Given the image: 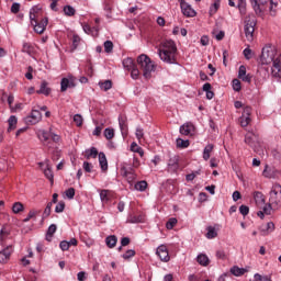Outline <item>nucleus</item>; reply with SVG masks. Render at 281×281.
I'll list each match as a JSON object with an SVG mask.
<instances>
[{
  "mask_svg": "<svg viewBox=\"0 0 281 281\" xmlns=\"http://www.w3.org/2000/svg\"><path fill=\"white\" fill-rule=\"evenodd\" d=\"M261 65H271V74L273 78H281V55L272 46H265L260 56Z\"/></svg>",
  "mask_w": 281,
  "mask_h": 281,
  "instance_id": "obj_1",
  "label": "nucleus"
},
{
  "mask_svg": "<svg viewBox=\"0 0 281 281\" xmlns=\"http://www.w3.org/2000/svg\"><path fill=\"white\" fill-rule=\"evenodd\" d=\"M158 56L162 63L177 65V45L175 44V41H166L162 44V48L158 49Z\"/></svg>",
  "mask_w": 281,
  "mask_h": 281,
  "instance_id": "obj_2",
  "label": "nucleus"
},
{
  "mask_svg": "<svg viewBox=\"0 0 281 281\" xmlns=\"http://www.w3.org/2000/svg\"><path fill=\"white\" fill-rule=\"evenodd\" d=\"M137 65L143 72V78H145V80H150L153 74L157 70V64L150 60V57L146 54H142L137 57Z\"/></svg>",
  "mask_w": 281,
  "mask_h": 281,
  "instance_id": "obj_3",
  "label": "nucleus"
},
{
  "mask_svg": "<svg viewBox=\"0 0 281 281\" xmlns=\"http://www.w3.org/2000/svg\"><path fill=\"white\" fill-rule=\"evenodd\" d=\"M269 202L274 210H280L281 207V184L274 183L269 193Z\"/></svg>",
  "mask_w": 281,
  "mask_h": 281,
  "instance_id": "obj_4",
  "label": "nucleus"
},
{
  "mask_svg": "<svg viewBox=\"0 0 281 281\" xmlns=\"http://www.w3.org/2000/svg\"><path fill=\"white\" fill-rule=\"evenodd\" d=\"M256 15H248L245 20L244 32L247 41L251 43L254 41V32H256Z\"/></svg>",
  "mask_w": 281,
  "mask_h": 281,
  "instance_id": "obj_5",
  "label": "nucleus"
},
{
  "mask_svg": "<svg viewBox=\"0 0 281 281\" xmlns=\"http://www.w3.org/2000/svg\"><path fill=\"white\" fill-rule=\"evenodd\" d=\"M122 64H123V68L126 71H131V78L133 80L139 79V68H137V65L135 64V60H133V58L127 57L123 59Z\"/></svg>",
  "mask_w": 281,
  "mask_h": 281,
  "instance_id": "obj_6",
  "label": "nucleus"
},
{
  "mask_svg": "<svg viewBox=\"0 0 281 281\" xmlns=\"http://www.w3.org/2000/svg\"><path fill=\"white\" fill-rule=\"evenodd\" d=\"M76 87V79L74 76H68L61 79L60 81V91L65 93L67 89H74Z\"/></svg>",
  "mask_w": 281,
  "mask_h": 281,
  "instance_id": "obj_7",
  "label": "nucleus"
},
{
  "mask_svg": "<svg viewBox=\"0 0 281 281\" xmlns=\"http://www.w3.org/2000/svg\"><path fill=\"white\" fill-rule=\"evenodd\" d=\"M262 175L266 179H277L280 177V171L271 165H266Z\"/></svg>",
  "mask_w": 281,
  "mask_h": 281,
  "instance_id": "obj_8",
  "label": "nucleus"
},
{
  "mask_svg": "<svg viewBox=\"0 0 281 281\" xmlns=\"http://www.w3.org/2000/svg\"><path fill=\"white\" fill-rule=\"evenodd\" d=\"M156 255L161 262H170V254L168 252V247H166V245L158 246L156 249Z\"/></svg>",
  "mask_w": 281,
  "mask_h": 281,
  "instance_id": "obj_9",
  "label": "nucleus"
},
{
  "mask_svg": "<svg viewBox=\"0 0 281 281\" xmlns=\"http://www.w3.org/2000/svg\"><path fill=\"white\" fill-rule=\"evenodd\" d=\"M250 115H251V106L244 108L243 114L240 116V124L244 128L249 126L251 122Z\"/></svg>",
  "mask_w": 281,
  "mask_h": 281,
  "instance_id": "obj_10",
  "label": "nucleus"
},
{
  "mask_svg": "<svg viewBox=\"0 0 281 281\" xmlns=\"http://www.w3.org/2000/svg\"><path fill=\"white\" fill-rule=\"evenodd\" d=\"M43 120V114L38 110H32L31 115L26 117L29 124H38Z\"/></svg>",
  "mask_w": 281,
  "mask_h": 281,
  "instance_id": "obj_11",
  "label": "nucleus"
},
{
  "mask_svg": "<svg viewBox=\"0 0 281 281\" xmlns=\"http://www.w3.org/2000/svg\"><path fill=\"white\" fill-rule=\"evenodd\" d=\"M13 251L14 248H12V246H7L4 249L0 250V265H5V262L10 260V256H12Z\"/></svg>",
  "mask_w": 281,
  "mask_h": 281,
  "instance_id": "obj_12",
  "label": "nucleus"
},
{
  "mask_svg": "<svg viewBox=\"0 0 281 281\" xmlns=\"http://www.w3.org/2000/svg\"><path fill=\"white\" fill-rule=\"evenodd\" d=\"M180 9H181L182 14L187 18L196 16V11L188 2L186 4H182V7H180Z\"/></svg>",
  "mask_w": 281,
  "mask_h": 281,
  "instance_id": "obj_13",
  "label": "nucleus"
},
{
  "mask_svg": "<svg viewBox=\"0 0 281 281\" xmlns=\"http://www.w3.org/2000/svg\"><path fill=\"white\" fill-rule=\"evenodd\" d=\"M119 126L121 131V135L126 137L128 135V124L126 123V116L120 115L119 116Z\"/></svg>",
  "mask_w": 281,
  "mask_h": 281,
  "instance_id": "obj_14",
  "label": "nucleus"
},
{
  "mask_svg": "<svg viewBox=\"0 0 281 281\" xmlns=\"http://www.w3.org/2000/svg\"><path fill=\"white\" fill-rule=\"evenodd\" d=\"M47 23H49L47 18L42 19L41 22H35L34 32H36V34H43L47 27Z\"/></svg>",
  "mask_w": 281,
  "mask_h": 281,
  "instance_id": "obj_15",
  "label": "nucleus"
},
{
  "mask_svg": "<svg viewBox=\"0 0 281 281\" xmlns=\"http://www.w3.org/2000/svg\"><path fill=\"white\" fill-rule=\"evenodd\" d=\"M271 3V0H250V3L256 12V14H261L262 9L260 5H267V3Z\"/></svg>",
  "mask_w": 281,
  "mask_h": 281,
  "instance_id": "obj_16",
  "label": "nucleus"
},
{
  "mask_svg": "<svg viewBox=\"0 0 281 281\" xmlns=\"http://www.w3.org/2000/svg\"><path fill=\"white\" fill-rule=\"evenodd\" d=\"M257 143H258V136H256L254 132H248L245 136V144L250 146V148H256Z\"/></svg>",
  "mask_w": 281,
  "mask_h": 281,
  "instance_id": "obj_17",
  "label": "nucleus"
},
{
  "mask_svg": "<svg viewBox=\"0 0 281 281\" xmlns=\"http://www.w3.org/2000/svg\"><path fill=\"white\" fill-rule=\"evenodd\" d=\"M276 231V224L273 222H268L266 225L259 228L261 236H269L272 232Z\"/></svg>",
  "mask_w": 281,
  "mask_h": 281,
  "instance_id": "obj_18",
  "label": "nucleus"
},
{
  "mask_svg": "<svg viewBox=\"0 0 281 281\" xmlns=\"http://www.w3.org/2000/svg\"><path fill=\"white\" fill-rule=\"evenodd\" d=\"M238 78L243 82H251V75H247V68L244 65L239 66Z\"/></svg>",
  "mask_w": 281,
  "mask_h": 281,
  "instance_id": "obj_19",
  "label": "nucleus"
},
{
  "mask_svg": "<svg viewBox=\"0 0 281 281\" xmlns=\"http://www.w3.org/2000/svg\"><path fill=\"white\" fill-rule=\"evenodd\" d=\"M180 134L181 135H193L194 134V125L192 123H184L180 126Z\"/></svg>",
  "mask_w": 281,
  "mask_h": 281,
  "instance_id": "obj_20",
  "label": "nucleus"
},
{
  "mask_svg": "<svg viewBox=\"0 0 281 281\" xmlns=\"http://www.w3.org/2000/svg\"><path fill=\"white\" fill-rule=\"evenodd\" d=\"M99 166L102 172H106L109 170V161L106 160V155L103 151L99 153Z\"/></svg>",
  "mask_w": 281,
  "mask_h": 281,
  "instance_id": "obj_21",
  "label": "nucleus"
},
{
  "mask_svg": "<svg viewBox=\"0 0 281 281\" xmlns=\"http://www.w3.org/2000/svg\"><path fill=\"white\" fill-rule=\"evenodd\" d=\"M37 137L40 140L43 142V144H47V142H49V138L52 137V131L48 132L45 130H38Z\"/></svg>",
  "mask_w": 281,
  "mask_h": 281,
  "instance_id": "obj_22",
  "label": "nucleus"
},
{
  "mask_svg": "<svg viewBox=\"0 0 281 281\" xmlns=\"http://www.w3.org/2000/svg\"><path fill=\"white\" fill-rule=\"evenodd\" d=\"M249 272V267L239 268L238 266H234L231 268V273L236 278H240V276H245V273Z\"/></svg>",
  "mask_w": 281,
  "mask_h": 281,
  "instance_id": "obj_23",
  "label": "nucleus"
},
{
  "mask_svg": "<svg viewBox=\"0 0 281 281\" xmlns=\"http://www.w3.org/2000/svg\"><path fill=\"white\" fill-rule=\"evenodd\" d=\"M168 170L170 172H177V170H179V158H177V156L169 159Z\"/></svg>",
  "mask_w": 281,
  "mask_h": 281,
  "instance_id": "obj_24",
  "label": "nucleus"
},
{
  "mask_svg": "<svg viewBox=\"0 0 281 281\" xmlns=\"http://www.w3.org/2000/svg\"><path fill=\"white\" fill-rule=\"evenodd\" d=\"M254 200H255L256 205H258L259 207L265 205V194H262V192L255 191Z\"/></svg>",
  "mask_w": 281,
  "mask_h": 281,
  "instance_id": "obj_25",
  "label": "nucleus"
},
{
  "mask_svg": "<svg viewBox=\"0 0 281 281\" xmlns=\"http://www.w3.org/2000/svg\"><path fill=\"white\" fill-rule=\"evenodd\" d=\"M145 217L143 214L140 215H128L126 223H131V224H137V223H144Z\"/></svg>",
  "mask_w": 281,
  "mask_h": 281,
  "instance_id": "obj_26",
  "label": "nucleus"
},
{
  "mask_svg": "<svg viewBox=\"0 0 281 281\" xmlns=\"http://www.w3.org/2000/svg\"><path fill=\"white\" fill-rule=\"evenodd\" d=\"M56 229H58V226H56V224H50L48 226V229L46 233V240L48 243H52V238H54V234H56Z\"/></svg>",
  "mask_w": 281,
  "mask_h": 281,
  "instance_id": "obj_27",
  "label": "nucleus"
},
{
  "mask_svg": "<svg viewBox=\"0 0 281 281\" xmlns=\"http://www.w3.org/2000/svg\"><path fill=\"white\" fill-rule=\"evenodd\" d=\"M36 93L42 94V95H49V93H52V89H49V87H47V81H43L41 83L40 90H37Z\"/></svg>",
  "mask_w": 281,
  "mask_h": 281,
  "instance_id": "obj_28",
  "label": "nucleus"
},
{
  "mask_svg": "<svg viewBox=\"0 0 281 281\" xmlns=\"http://www.w3.org/2000/svg\"><path fill=\"white\" fill-rule=\"evenodd\" d=\"M196 262H199L201 267H207V265H210V258L205 254H200L196 257Z\"/></svg>",
  "mask_w": 281,
  "mask_h": 281,
  "instance_id": "obj_29",
  "label": "nucleus"
},
{
  "mask_svg": "<svg viewBox=\"0 0 281 281\" xmlns=\"http://www.w3.org/2000/svg\"><path fill=\"white\" fill-rule=\"evenodd\" d=\"M105 244L110 249H113L117 245V237L115 235H110L105 238Z\"/></svg>",
  "mask_w": 281,
  "mask_h": 281,
  "instance_id": "obj_30",
  "label": "nucleus"
},
{
  "mask_svg": "<svg viewBox=\"0 0 281 281\" xmlns=\"http://www.w3.org/2000/svg\"><path fill=\"white\" fill-rule=\"evenodd\" d=\"M100 154H98V148L91 147L90 149H86V159H95V157H99Z\"/></svg>",
  "mask_w": 281,
  "mask_h": 281,
  "instance_id": "obj_31",
  "label": "nucleus"
},
{
  "mask_svg": "<svg viewBox=\"0 0 281 281\" xmlns=\"http://www.w3.org/2000/svg\"><path fill=\"white\" fill-rule=\"evenodd\" d=\"M216 236H218V233L216 232V228L214 226H209L206 228V235L205 237L209 239V240H212V238H216Z\"/></svg>",
  "mask_w": 281,
  "mask_h": 281,
  "instance_id": "obj_32",
  "label": "nucleus"
},
{
  "mask_svg": "<svg viewBox=\"0 0 281 281\" xmlns=\"http://www.w3.org/2000/svg\"><path fill=\"white\" fill-rule=\"evenodd\" d=\"M19 120L16 119V116L11 115L8 120V133H10V131H14V128H16V124H18Z\"/></svg>",
  "mask_w": 281,
  "mask_h": 281,
  "instance_id": "obj_33",
  "label": "nucleus"
},
{
  "mask_svg": "<svg viewBox=\"0 0 281 281\" xmlns=\"http://www.w3.org/2000/svg\"><path fill=\"white\" fill-rule=\"evenodd\" d=\"M99 87L101 91H109L113 87V82L111 80L100 81Z\"/></svg>",
  "mask_w": 281,
  "mask_h": 281,
  "instance_id": "obj_34",
  "label": "nucleus"
},
{
  "mask_svg": "<svg viewBox=\"0 0 281 281\" xmlns=\"http://www.w3.org/2000/svg\"><path fill=\"white\" fill-rule=\"evenodd\" d=\"M212 150H214V145L212 144H209L204 147V150H203L204 161H207L210 159V153H212Z\"/></svg>",
  "mask_w": 281,
  "mask_h": 281,
  "instance_id": "obj_35",
  "label": "nucleus"
},
{
  "mask_svg": "<svg viewBox=\"0 0 281 281\" xmlns=\"http://www.w3.org/2000/svg\"><path fill=\"white\" fill-rule=\"evenodd\" d=\"M44 175L46 179L50 181V183H54V171H52V168L49 167V165H46V169H44Z\"/></svg>",
  "mask_w": 281,
  "mask_h": 281,
  "instance_id": "obj_36",
  "label": "nucleus"
},
{
  "mask_svg": "<svg viewBox=\"0 0 281 281\" xmlns=\"http://www.w3.org/2000/svg\"><path fill=\"white\" fill-rule=\"evenodd\" d=\"M22 52L24 54H29V56H31V54L34 53V46H32V44L30 43H23V46H22Z\"/></svg>",
  "mask_w": 281,
  "mask_h": 281,
  "instance_id": "obj_37",
  "label": "nucleus"
},
{
  "mask_svg": "<svg viewBox=\"0 0 281 281\" xmlns=\"http://www.w3.org/2000/svg\"><path fill=\"white\" fill-rule=\"evenodd\" d=\"M25 210V206H23V203L21 202H15L12 206V212L13 214H19Z\"/></svg>",
  "mask_w": 281,
  "mask_h": 281,
  "instance_id": "obj_38",
  "label": "nucleus"
},
{
  "mask_svg": "<svg viewBox=\"0 0 281 281\" xmlns=\"http://www.w3.org/2000/svg\"><path fill=\"white\" fill-rule=\"evenodd\" d=\"M237 8L240 14H246L247 12V0H238Z\"/></svg>",
  "mask_w": 281,
  "mask_h": 281,
  "instance_id": "obj_39",
  "label": "nucleus"
},
{
  "mask_svg": "<svg viewBox=\"0 0 281 281\" xmlns=\"http://www.w3.org/2000/svg\"><path fill=\"white\" fill-rule=\"evenodd\" d=\"M146 188H148V182H146L144 180L138 181L135 184V190H138V192H144L146 190Z\"/></svg>",
  "mask_w": 281,
  "mask_h": 281,
  "instance_id": "obj_40",
  "label": "nucleus"
},
{
  "mask_svg": "<svg viewBox=\"0 0 281 281\" xmlns=\"http://www.w3.org/2000/svg\"><path fill=\"white\" fill-rule=\"evenodd\" d=\"M176 144H177L178 148H188V146H190V140L178 138L176 140Z\"/></svg>",
  "mask_w": 281,
  "mask_h": 281,
  "instance_id": "obj_41",
  "label": "nucleus"
},
{
  "mask_svg": "<svg viewBox=\"0 0 281 281\" xmlns=\"http://www.w3.org/2000/svg\"><path fill=\"white\" fill-rule=\"evenodd\" d=\"M104 137L108 139H113L115 137V130L106 127L103 133Z\"/></svg>",
  "mask_w": 281,
  "mask_h": 281,
  "instance_id": "obj_42",
  "label": "nucleus"
},
{
  "mask_svg": "<svg viewBox=\"0 0 281 281\" xmlns=\"http://www.w3.org/2000/svg\"><path fill=\"white\" fill-rule=\"evenodd\" d=\"M131 150H132L133 153H138V155H139L140 157H144V149H142V147L137 146L136 143H132V145H131Z\"/></svg>",
  "mask_w": 281,
  "mask_h": 281,
  "instance_id": "obj_43",
  "label": "nucleus"
},
{
  "mask_svg": "<svg viewBox=\"0 0 281 281\" xmlns=\"http://www.w3.org/2000/svg\"><path fill=\"white\" fill-rule=\"evenodd\" d=\"M270 15L271 16H276L277 12H278V2H273V0H270Z\"/></svg>",
  "mask_w": 281,
  "mask_h": 281,
  "instance_id": "obj_44",
  "label": "nucleus"
},
{
  "mask_svg": "<svg viewBox=\"0 0 281 281\" xmlns=\"http://www.w3.org/2000/svg\"><path fill=\"white\" fill-rule=\"evenodd\" d=\"M64 12L66 16H74V14H76V9H74L71 5H66L64 7Z\"/></svg>",
  "mask_w": 281,
  "mask_h": 281,
  "instance_id": "obj_45",
  "label": "nucleus"
},
{
  "mask_svg": "<svg viewBox=\"0 0 281 281\" xmlns=\"http://www.w3.org/2000/svg\"><path fill=\"white\" fill-rule=\"evenodd\" d=\"M254 278L255 280H258V281H273L271 279V276H261L260 273H255Z\"/></svg>",
  "mask_w": 281,
  "mask_h": 281,
  "instance_id": "obj_46",
  "label": "nucleus"
},
{
  "mask_svg": "<svg viewBox=\"0 0 281 281\" xmlns=\"http://www.w3.org/2000/svg\"><path fill=\"white\" fill-rule=\"evenodd\" d=\"M103 47H104V52L106 54H111V52H113V42L105 41L104 44H103Z\"/></svg>",
  "mask_w": 281,
  "mask_h": 281,
  "instance_id": "obj_47",
  "label": "nucleus"
},
{
  "mask_svg": "<svg viewBox=\"0 0 281 281\" xmlns=\"http://www.w3.org/2000/svg\"><path fill=\"white\" fill-rule=\"evenodd\" d=\"M100 200L102 201V203H109V191L108 190L100 191Z\"/></svg>",
  "mask_w": 281,
  "mask_h": 281,
  "instance_id": "obj_48",
  "label": "nucleus"
},
{
  "mask_svg": "<svg viewBox=\"0 0 281 281\" xmlns=\"http://www.w3.org/2000/svg\"><path fill=\"white\" fill-rule=\"evenodd\" d=\"M135 256V250L128 249L125 254L122 255L124 260H131Z\"/></svg>",
  "mask_w": 281,
  "mask_h": 281,
  "instance_id": "obj_49",
  "label": "nucleus"
},
{
  "mask_svg": "<svg viewBox=\"0 0 281 281\" xmlns=\"http://www.w3.org/2000/svg\"><path fill=\"white\" fill-rule=\"evenodd\" d=\"M82 168L85 172H93V165H91L89 161H83Z\"/></svg>",
  "mask_w": 281,
  "mask_h": 281,
  "instance_id": "obj_50",
  "label": "nucleus"
},
{
  "mask_svg": "<svg viewBox=\"0 0 281 281\" xmlns=\"http://www.w3.org/2000/svg\"><path fill=\"white\" fill-rule=\"evenodd\" d=\"M59 249H61V251H69V241L68 240H61L59 243Z\"/></svg>",
  "mask_w": 281,
  "mask_h": 281,
  "instance_id": "obj_51",
  "label": "nucleus"
},
{
  "mask_svg": "<svg viewBox=\"0 0 281 281\" xmlns=\"http://www.w3.org/2000/svg\"><path fill=\"white\" fill-rule=\"evenodd\" d=\"M55 212H56V214H61V212H65V202H59L55 206Z\"/></svg>",
  "mask_w": 281,
  "mask_h": 281,
  "instance_id": "obj_52",
  "label": "nucleus"
},
{
  "mask_svg": "<svg viewBox=\"0 0 281 281\" xmlns=\"http://www.w3.org/2000/svg\"><path fill=\"white\" fill-rule=\"evenodd\" d=\"M65 194L67 199H74V196H76V189L69 188L68 190L65 191Z\"/></svg>",
  "mask_w": 281,
  "mask_h": 281,
  "instance_id": "obj_53",
  "label": "nucleus"
},
{
  "mask_svg": "<svg viewBox=\"0 0 281 281\" xmlns=\"http://www.w3.org/2000/svg\"><path fill=\"white\" fill-rule=\"evenodd\" d=\"M74 122L77 126H80L83 122L82 115L80 114H75L74 115Z\"/></svg>",
  "mask_w": 281,
  "mask_h": 281,
  "instance_id": "obj_54",
  "label": "nucleus"
},
{
  "mask_svg": "<svg viewBox=\"0 0 281 281\" xmlns=\"http://www.w3.org/2000/svg\"><path fill=\"white\" fill-rule=\"evenodd\" d=\"M175 225H177V218L172 217L167 222L166 227L167 229H172Z\"/></svg>",
  "mask_w": 281,
  "mask_h": 281,
  "instance_id": "obj_55",
  "label": "nucleus"
},
{
  "mask_svg": "<svg viewBox=\"0 0 281 281\" xmlns=\"http://www.w3.org/2000/svg\"><path fill=\"white\" fill-rule=\"evenodd\" d=\"M19 10H21V4L19 2H14L12 5H11V12L13 14H18Z\"/></svg>",
  "mask_w": 281,
  "mask_h": 281,
  "instance_id": "obj_56",
  "label": "nucleus"
},
{
  "mask_svg": "<svg viewBox=\"0 0 281 281\" xmlns=\"http://www.w3.org/2000/svg\"><path fill=\"white\" fill-rule=\"evenodd\" d=\"M271 210H274L273 209V204H271V202H269L266 206H263V214H271Z\"/></svg>",
  "mask_w": 281,
  "mask_h": 281,
  "instance_id": "obj_57",
  "label": "nucleus"
},
{
  "mask_svg": "<svg viewBox=\"0 0 281 281\" xmlns=\"http://www.w3.org/2000/svg\"><path fill=\"white\" fill-rule=\"evenodd\" d=\"M239 212L243 216H247L249 214V206L247 205H240L239 206Z\"/></svg>",
  "mask_w": 281,
  "mask_h": 281,
  "instance_id": "obj_58",
  "label": "nucleus"
},
{
  "mask_svg": "<svg viewBox=\"0 0 281 281\" xmlns=\"http://www.w3.org/2000/svg\"><path fill=\"white\" fill-rule=\"evenodd\" d=\"M220 5H221V2H218V1L215 0V2L213 3V5L210 8V13H211V14L216 13V10H218Z\"/></svg>",
  "mask_w": 281,
  "mask_h": 281,
  "instance_id": "obj_59",
  "label": "nucleus"
},
{
  "mask_svg": "<svg viewBox=\"0 0 281 281\" xmlns=\"http://www.w3.org/2000/svg\"><path fill=\"white\" fill-rule=\"evenodd\" d=\"M233 89H234V91H240V89H241L240 80H238V79L233 80Z\"/></svg>",
  "mask_w": 281,
  "mask_h": 281,
  "instance_id": "obj_60",
  "label": "nucleus"
},
{
  "mask_svg": "<svg viewBox=\"0 0 281 281\" xmlns=\"http://www.w3.org/2000/svg\"><path fill=\"white\" fill-rule=\"evenodd\" d=\"M36 214H38V211H30L29 215L24 218V223H29V221L31 218H34V216H36Z\"/></svg>",
  "mask_w": 281,
  "mask_h": 281,
  "instance_id": "obj_61",
  "label": "nucleus"
},
{
  "mask_svg": "<svg viewBox=\"0 0 281 281\" xmlns=\"http://www.w3.org/2000/svg\"><path fill=\"white\" fill-rule=\"evenodd\" d=\"M78 45H80V36L74 35L72 36V47H74V49H76L78 47Z\"/></svg>",
  "mask_w": 281,
  "mask_h": 281,
  "instance_id": "obj_62",
  "label": "nucleus"
},
{
  "mask_svg": "<svg viewBox=\"0 0 281 281\" xmlns=\"http://www.w3.org/2000/svg\"><path fill=\"white\" fill-rule=\"evenodd\" d=\"M135 135H136V138L140 140L144 137V130L142 127H137Z\"/></svg>",
  "mask_w": 281,
  "mask_h": 281,
  "instance_id": "obj_63",
  "label": "nucleus"
},
{
  "mask_svg": "<svg viewBox=\"0 0 281 281\" xmlns=\"http://www.w3.org/2000/svg\"><path fill=\"white\" fill-rule=\"evenodd\" d=\"M244 56L246 60H251V49L250 48H245L244 49Z\"/></svg>",
  "mask_w": 281,
  "mask_h": 281,
  "instance_id": "obj_64",
  "label": "nucleus"
}]
</instances>
